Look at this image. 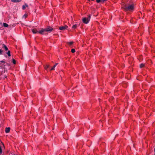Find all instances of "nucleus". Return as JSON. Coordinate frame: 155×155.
<instances>
[{
    "mask_svg": "<svg viewBox=\"0 0 155 155\" xmlns=\"http://www.w3.org/2000/svg\"><path fill=\"white\" fill-rule=\"evenodd\" d=\"M123 8L125 11H132L134 9V7L133 4L125 5Z\"/></svg>",
    "mask_w": 155,
    "mask_h": 155,
    "instance_id": "1",
    "label": "nucleus"
},
{
    "mask_svg": "<svg viewBox=\"0 0 155 155\" xmlns=\"http://www.w3.org/2000/svg\"><path fill=\"white\" fill-rule=\"evenodd\" d=\"M91 16V15H89L87 18H83L82 20L83 22L85 24L88 23L90 20Z\"/></svg>",
    "mask_w": 155,
    "mask_h": 155,
    "instance_id": "2",
    "label": "nucleus"
},
{
    "mask_svg": "<svg viewBox=\"0 0 155 155\" xmlns=\"http://www.w3.org/2000/svg\"><path fill=\"white\" fill-rule=\"evenodd\" d=\"M45 29V31L50 32L53 30V28L50 26H48Z\"/></svg>",
    "mask_w": 155,
    "mask_h": 155,
    "instance_id": "3",
    "label": "nucleus"
},
{
    "mask_svg": "<svg viewBox=\"0 0 155 155\" xmlns=\"http://www.w3.org/2000/svg\"><path fill=\"white\" fill-rule=\"evenodd\" d=\"M68 28V26L66 25L64 26H61L59 28V29L61 30L64 31L66 29Z\"/></svg>",
    "mask_w": 155,
    "mask_h": 155,
    "instance_id": "4",
    "label": "nucleus"
},
{
    "mask_svg": "<svg viewBox=\"0 0 155 155\" xmlns=\"http://www.w3.org/2000/svg\"><path fill=\"white\" fill-rule=\"evenodd\" d=\"M2 48L5 49L6 51H7L8 50V48L4 44H2Z\"/></svg>",
    "mask_w": 155,
    "mask_h": 155,
    "instance_id": "5",
    "label": "nucleus"
},
{
    "mask_svg": "<svg viewBox=\"0 0 155 155\" xmlns=\"http://www.w3.org/2000/svg\"><path fill=\"white\" fill-rule=\"evenodd\" d=\"M10 128L9 127H6L5 128V132L6 133H8L10 130Z\"/></svg>",
    "mask_w": 155,
    "mask_h": 155,
    "instance_id": "6",
    "label": "nucleus"
},
{
    "mask_svg": "<svg viewBox=\"0 0 155 155\" xmlns=\"http://www.w3.org/2000/svg\"><path fill=\"white\" fill-rule=\"evenodd\" d=\"M21 0H11L12 2L15 3L19 2H21Z\"/></svg>",
    "mask_w": 155,
    "mask_h": 155,
    "instance_id": "7",
    "label": "nucleus"
},
{
    "mask_svg": "<svg viewBox=\"0 0 155 155\" xmlns=\"http://www.w3.org/2000/svg\"><path fill=\"white\" fill-rule=\"evenodd\" d=\"M44 66L45 69L47 70L48 68H49L50 65L49 64H46L45 65H44Z\"/></svg>",
    "mask_w": 155,
    "mask_h": 155,
    "instance_id": "8",
    "label": "nucleus"
},
{
    "mask_svg": "<svg viewBox=\"0 0 155 155\" xmlns=\"http://www.w3.org/2000/svg\"><path fill=\"white\" fill-rule=\"evenodd\" d=\"M44 31H45V29L42 28L41 29V30L39 31V33L41 34H43V32Z\"/></svg>",
    "mask_w": 155,
    "mask_h": 155,
    "instance_id": "9",
    "label": "nucleus"
},
{
    "mask_svg": "<svg viewBox=\"0 0 155 155\" xmlns=\"http://www.w3.org/2000/svg\"><path fill=\"white\" fill-rule=\"evenodd\" d=\"M32 31L33 33L34 34H36V33L38 32V31H37V30L35 29H32Z\"/></svg>",
    "mask_w": 155,
    "mask_h": 155,
    "instance_id": "10",
    "label": "nucleus"
},
{
    "mask_svg": "<svg viewBox=\"0 0 155 155\" xmlns=\"http://www.w3.org/2000/svg\"><path fill=\"white\" fill-rule=\"evenodd\" d=\"M28 7V5L27 4H25V5H23L22 6V9L23 10H24L26 7Z\"/></svg>",
    "mask_w": 155,
    "mask_h": 155,
    "instance_id": "11",
    "label": "nucleus"
},
{
    "mask_svg": "<svg viewBox=\"0 0 155 155\" xmlns=\"http://www.w3.org/2000/svg\"><path fill=\"white\" fill-rule=\"evenodd\" d=\"M58 63H56L53 67L50 69V70H53L54 69L55 67L58 65Z\"/></svg>",
    "mask_w": 155,
    "mask_h": 155,
    "instance_id": "12",
    "label": "nucleus"
},
{
    "mask_svg": "<svg viewBox=\"0 0 155 155\" xmlns=\"http://www.w3.org/2000/svg\"><path fill=\"white\" fill-rule=\"evenodd\" d=\"M144 65H145V64H143V63L141 64L140 65V68H143V67H144Z\"/></svg>",
    "mask_w": 155,
    "mask_h": 155,
    "instance_id": "13",
    "label": "nucleus"
},
{
    "mask_svg": "<svg viewBox=\"0 0 155 155\" xmlns=\"http://www.w3.org/2000/svg\"><path fill=\"white\" fill-rule=\"evenodd\" d=\"M3 25L5 27H7L8 26V25L5 23H3Z\"/></svg>",
    "mask_w": 155,
    "mask_h": 155,
    "instance_id": "14",
    "label": "nucleus"
},
{
    "mask_svg": "<svg viewBox=\"0 0 155 155\" xmlns=\"http://www.w3.org/2000/svg\"><path fill=\"white\" fill-rule=\"evenodd\" d=\"M6 54L9 57L11 56V52L10 51H8V52L6 53Z\"/></svg>",
    "mask_w": 155,
    "mask_h": 155,
    "instance_id": "15",
    "label": "nucleus"
},
{
    "mask_svg": "<svg viewBox=\"0 0 155 155\" xmlns=\"http://www.w3.org/2000/svg\"><path fill=\"white\" fill-rule=\"evenodd\" d=\"M77 25H74L72 27V28H74V29H75L77 27Z\"/></svg>",
    "mask_w": 155,
    "mask_h": 155,
    "instance_id": "16",
    "label": "nucleus"
},
{
    "mask_svg": "<svg viewBox=\"0 0 155 155\" xmlns=\"http://www.w3.org/2000/svg\"><path fill=\"white\" fill-rule=\"evenodd\" d=\"M12 62L14 64H15L16 63V61L14 59H12Z\"/></svg>",
    "mask_w": 155,
    "mask_h": 155,
    "instance_id": "17",
    "label": "nucleus"
},
{
    "mask_svg": "<svg viewBox=\"0 0 155 155\" xmlns=\"http://www.w3.org/2000/svg\"><path fill=\"white\" fill-rule=\"evenodd\" d=\"M75 49H72L71 50V52L73 53H74V52H75Z\"/></svg>",
    "mask_w": 155,
    "mask_h": 155,
    "instance_id": "18",
    "label": "nucleus"
},
{
    "mask_svg": "<svg viewBox=\"0 0 155 155\" xmlns=\"http://www.w3.org/2000/svg\"><path fill=\"white\" fill-rule=\"evenodd\" d=\"M3 52V51L0 49V55L2 54Z\"/></svg>",
    "mask_w": 155,
    "mask_h": 155,
    "instance_id": "19",
    "label": "nucleus"
},
{
    "mask_svg": "<svg viewBox=\"0 0 155 155\" xmlns=\"http://www.w3.org/2000/svg\"><path fill=\"white\" fill-rule=\"evenodd\" d=\"M68 43L69 45H71L73 44V42L71 41L69 42H68Z\"/></svg>",
    "mask_w": 155,
    "mask_h": 155,
    "instance_id": "20",
    "label": "nucleus"
},
{
    "mask_svg": "<svg viewBox=\"0 0 155 155\" xmlns=\"http://www.w3.org/2000/svg\"><path fill=\"white\" fill-rule=\"evenodd\" d=\"M28 15L27 14H25L23 16V18H26L27 16Z\"/></svg>",
    "mask_w": 155,
    "mask_h": 155,
    "instance_id": "21",
    "label": "nucleus"
},
{
    "mask_svg": "<svg viewBox=\"0 0 155 155\" xmlns=\"http://www.w3.org/2000/svg\"><path fill=\"white\" fill-rule=\"evenodd\" d=\"M2 153V150L1 148V147L0 146V154H1Z\"/></svg>",
    "mask_w": 155,
    "mask_h": 155,
    "instance_id": "22",
    "label": "nucleus"
},
{
    "mask_svg": "<svg viewBox=\"0 0 155 155\" xmlns=\"http://www.w3.org/2000/svg\"><path fill=\"white\" fill-rule=\"evenodd\" d=\"M96 2L97 3H99L100 2H101V0H96Z\"/></svg>",
    "mask_w": 155,
    "mask_h": 155,
    "instance_id": "23",
    "label": "nucleus"
},
{
    "mask_svg": "<svg viewBox=\"0 0 155 155\" xmlns=\"http://www.w3.org/2000/svg\"><path fill=\"white\" fill-rule=\"evenodd\" d=\"M105 1H106L105 0H101L102 3H103Z\"/></svg>",
    "mask_w": 155,
    "mask_h": 155,
    "instance_id": "24",
    "label": "nucleus"
},
{
    "mask_svg": "<svg viewBox=\"0 0 155 155\" xmlns=\"http://www.w3.org/2000/svg\"><path fill=\"white\" fill-rule=\"evenodd\" d=\"M0 62H1V63H5V62L3 60L0 61Z\"/></svg>",
    "mask_w": 155,
    "mask_h": 155,
    "instance_id": "25",
    "label": "nucleus"
},
{
    "mask_svg": "<svg viewBox=\"0 0 155 155\" xmlns=\"http://www.w3.org/2000/svg\"><path fill=\"white\" fill-rule=\"evenodd\" d=\"M5 77L6 78L7 77V76H5Z\"/></svg>",
    "mask_w": 155,
    "mask_h": 155,
    "instance_id": "26",
    "label": "nucleus"
},
{
    "mask_svg": "<svg viewBox=\"0 0 155 155\" xmlns=\"http://www.w3.org/2000/svg\"><path fill=\"white\" fill-rule=\"evenodd\" d=\"M107 0H105L106 1Z\"/></svg>",
    "mask_w": 155,
    "mask_h": 155,
    "instance_id": "27",
    "label": "nucleus"
}]
</instances>
